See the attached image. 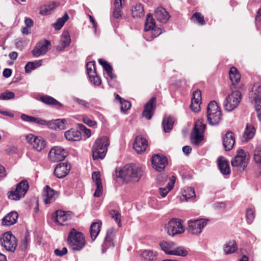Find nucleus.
Returning a JSON list of instances; mask_svg holds the SVG:
<instances>
[{"label": "nucleus", "instance_id": "4468645a", "mask_svg": "<svg viewBox=\"0 0 261 261\" xmlns=\"http://www.w3.org/2000/svg\"><path fill=\"white\" fill-rule=\"evenodd\" d=\"M207 223L205 219H200L191 220L188 222V231L195 235H199Z\"/></svg>", "mask_w": 261, "mask_h": 261}, {"label": "nucleus", "instance_id": "ea45409f", "mask_svg": "<svg viewBox=\"0 0 261 261\" xmlns=\"http://www.w3.org/2000/svg\"><path fill=\"white\" fill-rule=\"evenodd\" d=\"M98 62L99 64L103 67V69L110 78L111 79H114L115 77V75L112 72V68L111 66L109 63H108L107 62L102 59H99Z\"/></svg>", "mask_w": 261, "mask_h": 261}, {"label": "nucleus", "instance_id": "e433bc0d", "mask_svg": "<svg viewBox=\"0 0 261 261\" xmlns=\"http://www.w3.org/2000/svg\"><path fill=\"white\" fill-rule=\"evenodd\" d=\"M160 246L166 254L172 255L175 244L171 242H163L160 243Z\"/></svg>", "mask_w": 261, "mask_h": 261}, {"label": "nucleus", "instance_id": "864d4df0", "mask_svg": "<svg viewBox=\"0 0 261 261\" xmlns=\"http://www.w3.org/2000/svg\"><path fill=\"white\" fill-rule=\"evenodd\" d=\"M15 94L11 91H7L0 94V99L2 100H9L14 98Z\"/></svg>", "mask_w": 261, "mask_h": 261}, {"label": "nucleus", "instance_id": "f03ea898", "mask_svg": "<svg viewBox=\"0 0 261 261\" xmlns=\"http://www.w3.org/2000/svg\"><path fill=\"white\" fill-rule=\"evenodd\" d=\"M109 144V139L106 136L97 139L92 149L93 160L103 159L106 156Z\"/></svg>", "mask_w": 261, "mask_h": 261}, {"label": "nucleus", "instance_id": "20e7f679", "mask_svg": "<svg viewBox=\"0 0 261 261\" xmlns=\"http://www.w3.org/2000/svg\"><path fill=\"white\" fill-rule=\"evenodd\" d=\"M221 119V112L217 103L215 101H211L207 107V119L210 124H218Z\"/></svg>", "mask_w": 261, "mask_h": 261}, {"label": "nucleus", "instance_id": "72a5a7b5", "mask_svg": "<svg viewBox=\"0 0 261 261\" xmlns=\"http://www.w3.org/2000/svg\"><path fill=\"white\" fill-rule=\"evenodd\" d=\"M132 14L134 18H140L144 15V10L143 5L137 4L132 9Z\"/></svg>", "mask_w": 261, "mask_h": 261}, {"label": "nucleus", "instance_id": "6e6d98bb", "mask_svg": "<svg viewBox=\"0 0 261 261\" xmlns=\"http://www.w3.org/2000/svg\"><path fill=\"white\" fill-rule=\"evenodd\" d=\"M192 19H195L198 23L201 25L205 24V21L203 16L200 13L196 12L194 13L192 17Z\"/></svg>", "mask_w": 261, "mask_h": 261}, {"label": "nucleus", "instance_id": "cd10ccee", "mask_svg": "<svg viewBox=\"0 0 261 261\" xmlns=\"http://www.w3.org/2000/svg\"><path fill=\"white\" fill-rule=\"evenodd\" d=\"M18 217V215L16 212L10 213L3 218L2 223L5 226H11L16 223Z\"/></svg>", "mask_w": 261, "mask_h": 261}, {"label": "nucleus", "instance_id": "c9c22d12", "mask_svg": "<svg viewBox=\"0 0 261 261\" xmlns=\"http://www.w3.org/2000/svg\"><path fill=\"white\" fill-rule=\"evenodd\" d=\"M40 100L42 102L46 105L57 106L58 108H62L63 106L61 103L50 96H43L40 98Z\"/></svg>", "mask_w": 261, "mask_h": 261}, {"label": "nucleus", "instance_id": "9d476101", "mask_svg": "<svg viewBox=\"0 0 261 261\" xmlns=\"http://www.w3.org/2000/svg\"><path fill=\"white\" fill-rule=\"evenodd\" d=\"M249 96L255 102L257 116L261 121V83H255L252 87Z\"/></svg>", "mask_w": 261, "mask_h": 261}, {"label": "nucleus", "instance_id": "f704fd0d", "mask_svg": "<svg viewBox=\"0 0 261 261\" xmlns=\"http://www.w3.org/2000/svg\"><path fill=\"white\" fill-rule=\"evenodd\" d=\"M224 252L225 254H231L237 250V245L234 240H230L227 242L223 248Z\"/></svg>", "mask_w": 261, "mask_h": 261}, {"label": "nucleus", "instance_id": "bb28decb", "mask_svg": "<svg viewBox=\"0 0 261 261\" xmlns=\"http://www.w3.org/2000/svg\"><path fill=\"white\" fill-rule=\"evenodd\" d=\"M64 136L67 140L70 141H79L82 138L81 132L74 129L65 132Z\"/></svg>", "mask_w": 261, "mask_h": 261}, {"label": "nucleus", "instance_id": "5fc2aeb1", "mask_svg": "<svg viewBox=\"0 0 261 261\" xmlns=\"http://www.w3.org/2000/svg\"><path fill=\"white\" fill-rule=\"evenodd\" d=\"M246 217L247 219L248 223L251 224L254 218V211L252 208L247 209Z\"/></svg>", "mask_w": 261, "mask_h": 261}, {"label": "nucleus", "instance_id": "f8f14e48", "mask_svg": "<svg viewBox=\"0 0 261 261\" xmlns=\"http://www.w3.org/2000/svg\"><path fill=\"white\" fill-rule=\"evenodd\" d=\"M2 246L8 251L14 252L17 246V241L12 233L8 231L4 233L1 238Z\"/></svg>", "mask_w": 261, "mask_h": 261}, {"label": "nucleus", "instance_id": "7ed1b4c3", "mask_svg": "<svg viewBox=\"0 0 261 261\" xmlns=\"http://www.w3.org/2000/svg\"><path fill=\"white\" fill-rule=\"evenodd\" d=\"M67 241L69 247L75 251H80L86 244L84 234L74 228H72L70 230Z\"/></svg>", "mask_w": 261, "mask_h": 261}, {"label": "nucleus", "instance_id": "b1692460", "mask_svg": "<svg viewBox=\"0 0 261 261\" xmlns=\"http://www.w3.org/2000/svg\"><path fill=\"white\" fill-rule=\"evenodd\" d=\"M115 235V229L112 227L108 229L105 238L104 243L102 245V251L104 252L109 247L114 245L113 238Z\"/></svg>", "mask_w": 261, "mask_h": 261}, {"label": "nucleus", "instance_id": "69168bd1", "mask_svg": "<svg viewBox=\"0 0 261 261\" xmlns=\"http://www.w3.org/2000/svg\"><path fill=\"white\" fill-rule=\"evenodd\" d=\"M67 253V249L66 247H63L62 250L56 249L55 250V253L56 255L62 256Z\"/></svg>", "mask_w": 261, "mask_h": 261}, {"label": "nucleus", "instance_id": "de8ad7c7", "mask_svg": "<svg viewBox=\"0 0 261 261\" xmlns=\"http://www.w3.org/2000/svg\"><path fill=\"white\" fill-rule=\"evenodd\" d=\"M188 254V251L183 247H176L174 246L172 255L185 256Z\"/></svg>", "mask_w": 261, "mask_h": 261}, {"label": "nucleus", "instance_id": "0e129e2a", "mask_svg": "<svg viewBox=\"0 0 261 261\" xmlns=\"http://www.w3.org/2000/svg\"><path fill=\"white\" fill-rule=\"evenodd\" d=\"M121 8L120 7H116L114 6L113 11V16L116 18H119L122 15Z\"/></svg>", "mask_w": 261, "mask_h": 261}, {"label": "nucleus", "instance_id": "f257e3e1", "mask_svg": "<svg viewBox=\"0 0 261 261\" xmlns=\"http://www.w3.org/2000/svg\"><path fill=\"white\" fill-rule=\"evenodd\" d=\"M143 173V168L135 164H127L118 171H116L118 176L126 182L138 181Z\"/></svg>", "mask_w": 261, "mask_h": 261}, {"label": "nucleus", "instance_id": "774afa93", "mask_svg": "<svg viewBox=\"0 0 261 261\" xmlns=\"http://www.w3.org/2000/svg\"><path fill=\"white\" fill-rule=\"evenodd\" d=\"M80 128L81 130L83 131L84 134L87 136L90 137L91 135V131L89 129L87 128L84 125L80 124L79 125Z\"/></svg>", "mask_w": 261, "mask_h": 261}, {"label": "nucleus", "instance_id": "5701e85b", "mask_svg": "<svg viewBox=\"0 0 261 261\" xmlns=\"http://www.w3.org/2000/svg\"><path fill=\"white\" fill-rule=\"evenodd\" d=\"M92 178L96 186V189L94 193V196L99 197L102 195L103 190L100 172L99 171L94 172L92 175Z\"/></svg>", "mask_w": 261, "mask_h": 261}, {"label": "nucleus", "instance_id": "a211bd4d", "mask_svg": "<svg viewBox=\"0 0 261 261\" xmlns=\"http://www.w3.org/2000/svg\"><path fill=\"white\" fill-rule=\"evenodd\" d=\"M58 196V192L54 191L48 186H46L44 189L42 193V198L45 204L54 202Z\"/></svg>", "mask_w": 261, "mask_h": 261}, {"label": "nucleus", "instance_id": "412c9836", "mask_svg": "<svg viewBox=\"0 0 261 261\" xmlns=\"http://www.w3.org/2000/svg\"><path fill=\"white\" fill-rule=\"evenodd\" d=\"M147 146L148 142L145 138L141 135L136 137L134 142L133 147L138 153L144 152Z\"/></svg>", "mask_w": 261, "mask_h": 261}, {"label": "nucleus", "instance_id": "4be33fe9", "mask_svg": "<svg viewBox=\"0 0 261 261\" xmlns=\"http://www.w3.org/2000/svg\"><path fill=\"white\" fill-rule=\"evenodd\" d=\"M71 166L68 163H60L54 170L55 175L59 178L66 176L69 172Z\"/></svg>", "mask_w": 261, "mask_h": 261}, {"label": "nucleus", "instance_id": "13d9d810", "mask_svg": "<svg viewBox=\"0 0 261 261\" xmlns=\"http://www.w3.org/2000/svg\"><path fill=\"white\" fill-rule=\"evenodd\" d=\"M93 75V76H89L90 81L95 86L100 85L101 84V79L100 77L97 75L96 73H95V75L94 74Z\"/></svg>", "mask_w": 261, "mask_h": 261}, {"label": "nucleus", "instance_id": "aec40b11", "mask_svg": "<svg viewBox=\"0 0 261 261\" xmlns=\"http://www.w3.org/2000/svg\"><path fill=\"white\" fill-rule=\"evenodd\" d=\"M50 45V43L46 40L38 42L32 50L33 56L38 57L45 54Z\"/></svg>", "mask_w": 261, "mask_h": 261}, {"label": "nucleus", "instance_id": "4c0bfd02", "mask_svg": "<svg viewBox=\"0 0 261 261\" xmlns=\"http://www.w3.org/2000/svg\"><path fill=\"white\" fill-rule=\"evenodd\" d=\"M162 124L165 132H169L172 129L174 118L171 116L166 117L164 118Z\"/></svg>", "mask_w": 261, "mask_h": 261}, {"label": "nucleus", "instance_id": "a18cd8bd", "mask_svg": "<svg viewBox=\"0 0 261 261\" xmlns=\"http://www.w3.org/2000/svg\"><path fill=\"white\" fill-rule=\"evenodd\" d=\"M40 65V61L39 62H28L25 66V71L27 73H30L32 70L35 69Z\"/></svg>", "mask_w": 261, "mask_h": 261}, {"label": "nucleus", "instance_id": "c756f323", "mask_svg": "<svg viewBox=\"0 0 261 261\" xmlns=\"http://www.w3.org/2000/svg\"><path fill=\"white\" fill-rule=\"evenodd\" d=\"M102 223L100 221L93 222L90 226V232L92 240H95L100 231V227Z\"/></svg>", "mask_w": 261, "mask_h": 261}, {"label": "nucleus", "instance_id": "680f3d73", "mask_svg": "<svg viewBox=\"0 0 261 261\" xmlns=\"http://www.w3.org/2000/svg\"><path fill=\"white\" fill-rule=\"evenodd\" d=\"M120 103L121 104V110L123 111H125L128 110L131 107L130 103L127 100H124L123 99L122 101H121Z\"/></svg>", "mask_w": 261, "mask_h": 261}, {"label": "nucleus", "instance_id": "6e6552de", "mask_svg": "<svg viewBox=\"0 0 261 261\" xmlns=\"http://www.w3.org/2000/svg\"><path fill=\"white\" fill-rule=\"evenodd\" d=\"M29 188L28 181L23 180L18 183L14 190L8 192V197L9 199L13 200H19L23 197Z\"/></svg>", "mask_w": 261, "mask_h": 261}, {"label": "nucleus", "instance_id": "e2e57ef3", "mask_svg": "<svg viewBox=\"0 0 261 261\" xmlns=\"http://www.w3.org/2000/svg\"><path fill=\"white\" fill-rule=\"evenodd\" d=\"M172 189H170V188L168 187V186L167 185L166 188H160L159 189V193L163 197H164Z\"/></svg>", "mask_w": 261, "mask_h": 261}, {"label": "nucleus", "instance_id": "393cba45", "mask_svg": "<svg viewBox=\"0 0 261 261\" xmlns=\"http://www.w3.org/2000/svg\"><path fill=\"white\" fill-rule=\"evenodd\" d=\"M154 16L158 21L162 23H166L170 18L168 12L163 7L156 8L154 11Z\"/></svg>", "mask_w": 261, "mask_h": 261}, {"label": "nucleus", "instance_id": "09e8293b", "mask_svg": "<svg viewBox=\"0 0 261 261\" xmlns=\"http://www.w3.org/2000/svg\"><path fill=\"white\" fill-rule=\"evenodd\" d=\"M95 62H89L87 63L86 68L87 74L89 76H93L94 74L96 73Z\"/></svg>", "mask_w": 261, "mask_h": 261}, {"label": "nucleus", "instance_id": "052dcab7", "mask_svg": "<svg viewBox=\"0 0 261 261\" xmlns=\"http://www.w3.org/2000/svg\"><path fill=\"white\" fill-rule=\"evenodd\" d=\"M57 120V125L58 126V129H64L65 128V123H66V120L64 119H56Z\"/></svg>", "mask_w": 261, "mask_h": 261}, {"label": "nucleus", "instance_id": "a19ab883", "mask_svg": "<svg viewBox=\"0 0 261 261\" xmlns=\"http://www.w3.org/2000/svg\"><path fill=\"white\" fill-rule=\"evenodd\" d=\"M98 62L99 64L103 67V69L110 78L111 79H114L115 77V75L112 72V68L111 66L109 63H108L107 62L102 59H99Z\"/></svg>", "mask_w": 261, "mask_h": 261}, {"label": "nucleus", "instance_id": "0eeeda50", "mask_svg": "<svg viewBox=\"0 0 261 261\" xmlns=\"http://www.w3.org/2000/svg\"><path fill=\"white\" fill-rule=\"evenodd\" d=\"M242 95L239 90H234L225 99L223 106L225 109L228 112L234 110L239 106L242 99Z\"/></svg>", "mask_w": 261, "mask_h": 261}, {"label": "nucleus", "instance_id": "49530a36", "mask_svg": "<svg viewBox=\"0 0 261 261\" xmlns=\"http://www.w3.org/2000/svg\"><path fill=\"white\" fill-rule=\"evenodd\" d=\"M182 196L186 199L195 197V193L193 188L187 187L182 192Z\"/></svg>", "mask_w": 261, "mask_h": 261}, {"label": "nucleus", "instance_id": "79ce46f5", "mask_svg": "<svg viewBox=\"0 0 261 261\" xmlns=\"http://www.w3.org/2000/svg\"><path fill=\"white\" fill-rule=\"evenodd\" d=\"M69 17L67 13L64 14L63 17L58 19L56 22L53 23L52 25L55 28L56 30H60L64 23L68 19Z\"/></svg>", "mask_w": 261, "mask_h": 261}, {"label": "nucleus", "instance_id": "338daca9", "mask_svg": "<svg viewBox=\"0 0 261 261\" xmlns=\"http://www.w3.org/2000/svg\"><path fill=\"white\" fill-rule=\"evenodd\" d=\"M190 108L193 112L197 113L200 109V104L196 103V102H191Z\"/></svg>", "mask_w": 261, "mask_h": 261}, {"label": "nucleus", "instance_id": "3c124183", "mask_svg": "<svg viewBox=\"0 0 261 261\" xmlns=\"http://www.w3.org/2000/svg\"><path fill=\"white\" fill-rule=\"evenodd\" d=\"M201 102V92L200 90H196L193 93V97L191 99V102H196L200 104Z\"/></svg>", "mask_w": 261, "mask_h": 261}, {"label": "nucleus", "instance_id": "6ab92c4d", "mask_svg": "<svg viewBox=\"0 0 261 261\" xmlns=\"http://www.w3.org/2000/svg\"><path fill=\"white\" fill-rule=\"evenodd\" d=\"M155 97H152L145 105L142 115L148 120L152 118L155 109Z\"/></svg>", "mask_w": 261, "mask_h": 261}, {"label": "nucleus", "instance_id": "c03bdc74", "mask_svg": "<svg viewBox=\"0 0 261 261\" xmlns=\"http://www.w3.org/2000/svg\"><path fill=\"white\" fill-rule=\"evenodd\" d=\"M21 119L28 122L34 123L38 125L40 124L41 118H36L33 116H29L26 114H22L20 116Z\"/></svg>", "mask_w": 261, "mask_h": 261}, {"label": "nucleus", "instance_id": "9b49d317", "mask_svg": "<svg viewBox=\"0 0 261 261\" xmlns=\"http://www.w3.org/2000/svg\"><path fill=\"white\" fill-rule=\"evenodd\" d=\"M165 228L168 234L172 237L182 233L185 230L180 220L177 218L171 219L166 225Z\"/></svg>", "mask_w": 261, "mask_h": 261}, {"label": "nucleus", "instance_id": "39448f33", "mask_svg": "<svg viewBox=\"0 0 261 261\" xmlns=\"http://www.w3.org/2000/svg\"><path fill=\"white\" fill-rule=\"evenodd\" d=\"M144 31L146 32L145 37L148 41H151L162 33L160 28L155 26L154 20L150 14H148L145 23Z\"/></svg>", "mask_w": 261, "mask_h": 261}, {"label": "nucleus", "instance_id": "603ef678", "mask_svg": "<svg viewBox=\"0 0 261 261\" xmlns=\"http://www.w3.org/2000/svg\"><path fill=\"white\" fill-rule=\"evenodd\" d=\"M112 217L115 220L116 222L118 224V226H121V215L116 210H112L110 212Z\"/></svg>", "mask_w": 261, "mask_h": 261}, {"label": "nucleus", "instance_id": "dca6fc26", "mask_svg": "<svg viewBox=\"0 0 261 261\" xmlns=\"http://www.w3.org/2000/svg\"><path fill=\"white\" fill-rule=\"evenodd\" d=\"M151 163L152 167L155 170L161 172L165 169L168 162L167 158L165 156L157 154L152 156Z\"/></svg>", "mask_w": 261, "mask_h": 261}, {"label": "nucleus", "instance_id": "f3484780", "mask_svg": "<svg viewBox=\"0 0 261 261\" xmlns=\"http://www.w3.org/2000/svg\"><path fill=\"white\" fill-rule=\"evenodd\" d=\"M53 220L57 224L61 225H65L66 222L71 219V216L69 212L62 210H57L52 215Z\"/></svg>", "mask_w": 261, "mask_h": 261}, {"label": "nucleus", "instance_id": "2f4dec72", "mask_svg": "<svg viewBox=\"0 0 261 261\" xmlns=\"http://www.w3.org/2000/svg\"><path fill=\"white\" fill-rule=\"evenodd\" d=\"M255 133V129L254 127L251 125L247 124L244 132L242 140L243 141H248L252 139Z\"/></svg>", "mask_w": 261, "mask_h": 261}, {"label": "nucleus", "instance_id": "bf43d9fd", "mask_svg": "<svg viewBox=\"0 0 261 261\" xmlns=\"http://www.w3.org/2000/svg\"><path fill=\"white\" fill-rule=\"evenodd\" d=\"M83 121L84 123H85L90 127H93L97 125V122L95 121L92 120L86 116L83 117Z\"/></svg>", "mask_w": 261, "mask_h": 261}, {"label": "nucleus", "instance_id": "ddd939ff", "mask_svg": "<svg viewBox=\"0 0 261 261\" xmlns=\"http://www.w3.org/2000/svg\"><path fill=\"white\" fill-rule=\"evenodd\" d=\"M25 139L33 148L38 151H41L46 146V141L40 136H36L33 134H30L25 136Z\"/></svg>", "mask_w": 261, "mask_h": 261}, {"label": "nucleus", "instance_id": "4d7b16f0", "mask_svg": "<svg viewBox=\"0 0 261 261\" xmlns=\"http://www.w3.org/2000/svg\"><path fill=\"white\" fill-rule=\"evenodd\" d=\"M73 100L75 102L78 103L79 105H80L82 107H83L85 108H89V106H90L89 103L88 101H87L84 99H80V98H79L77 97H73Z\"/></svg>", "mask_w": 261, "mask_h": 261}, {"label": "nucleus", "instance_id": "37998d69", "mask_svg": "<svg viewBox=\"0 0 261 261\" xmlns=\"http://www.w3.org/2000/svg\"><path fill=\"white\" fill-rule=\"evenodd\" d=\"M40 125L42 126H46L48 128L52 129H58V126L57 125V120H51V121H47L44 119H41L40 122Z\"/></svg>", "mask_w": 261, "mask_h": 261}, {"label": "nucleus", "instance_id": "7c9ffc66", "mask_svg": "<svg viewBox=\"0 0 261 261\" xmlns=\"http://www.w3.org/2000/svg\"><path fill=\"white\" fill-rule=\"evenodd\" d=\"M71 40L69 35L68 33L63 34L62 38L60 41L59 44L56 47L58 50H63L65 47L69 46Z\"/></svg>", "mask_w": 261, "mask_h": 261}, {"label": "nucleus", "instance_id": "423d86ee", "mask_svg": "<svg viewBox=\"0 0 261 261\" xmlns=\"http://www.w3.org/2000/svg\"><path fill=\"white\" fill-rule=\"evenodd\" d=\"M206 125L202 119L198 120L195 123L194 127L191 135V142L195 145H199L203 140L204 132Z\"/></svg>", "mask_w": 261, "mask_h": 261}, {"label": "nucleus", "instance_id": "1a4fd4ad", "mask_svg": "<svg viewBox=\"0 0 261 261\" xmlns=\"http://www.w3.org/2000/svg\"><path fill=\"white\" fill-rule=\"evenodd\" d=\"M249 159V154L245 152L244 150L240 149L237 151V155L231 160V165L233 167L239 168L240 170H244L247 166Z\"/></svg>", "mask_w": 261, "mask_h": 261}, {"label": "nucleus", "instance_id": "58836bf2", "mask_svg": "<svg viewBox=\"0 0 261 261\" xmlns=\"http://www.w3.org/2000/svg\"><path fill=\"white\" fill-rule=\"evenodd\" d=\"M229 78L233 84L238 83L241 79V75L234 67H231L229 69Z\"/></svg>", "mask_w": 261, "mask_h": 261}, {"label": "nucleus", "instance_id": "2eb2a0df", "mask_svg": "<svg viewBox=\"0 0 261 261\" xmlns=\"http://www.w3.org/2000/svg\"><path fill=\"white\" fill-rule=\"evenodd\" d=\"M67 155L66 151L60 146L52 148L48 154L50 160L54 162L63 161Z\"/></svg>", "mask_w": 261, "mask_h": 261}, {"label": "nucleus", "instance_id": "a878e982", "mask_svg": "<svg viewBox=\"0 0 261 261\" xmlns=\"http://www.w3.org/2000/svg\"><path fill=\"white\" fill-rule=\"evenodd\" d=\"M235 143L234 135L232 132H227L223 138V146L226 150H231Z\"/></svg>", "mask_w": 261, "mask_h": 261}, {"label": "nucleus", "instance_id": "473e14b6", "mask_svg": "<svg viewBox=\"0 0 261 261\" xmlns=\"http://www.w3.org/2000/svg\"><path fill=\"white\" fill-rule=\"evenodd\" d=\"M156 255V252L152 250H145L141 254V260L142 261H152L155 259Z\"/></svg>", "mask_w": 261, "mask_h": 261}, {"label": "nucleus", "instance_id": "8fccbe9b", "mask_svg": "<svg viewBox=\"0 0 261 261\" xmlns=\"http://www.w3.org/2000/svg\"><path fill=\"white\" fill-rule=\"evenodd\" d=\"M54 7V4L42 6L40 9V13L43 15H48L51 13Z\"/></svg>", "mask_w": 261, "mask_h": 261}, {"label": "nucleus", "instance_id": "c85d7f7f", "mask_svg": "<svg viewBox=\"0 0 261 261\" xmlns=\"http://www.w3.org/2000/svg\"><path fill=\"white\" fill-rule=\"evenodd\" d=\"M218 166L221 172L223 174L227 175L230 174V169L229 163L223 157H219L218 159Z\"/></svg>", "mask_w": 261, "mask_h": 261}]
</instances>
